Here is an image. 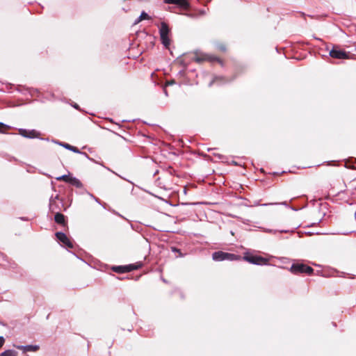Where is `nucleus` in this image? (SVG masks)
Wrapping results in <instances>:
<instances>
[{
	"label": "nucleus",
	"mask_w": 356,
	"mask_h": 356,
	"mask_svg": "<svg viewBox=\"0 0 356 356\" xmlns=\"http://www.w3.org/2000/svg\"><path fill=\"white\" fill-rule=\"evenodd\" d=\"M149 17L145 12H142L138 19L136 20V23H139L140 22L145 20V19H149Z\"/></svg>",
	"instance_id": "16"
},
{
	"label": "nucleus",
	"mask_w": 356,
	"mask_h": 356,
	"mask_svg": "<svg viewBox=\"0 0 356 356\" xmlns=\"http://www.w3.org/2000/svg\"><path fill=\"white\" fill-rule=\"evenodd\" d=\"M165 3L177 5L184 10H188L190 3L188 0H164Z\"/></svg>",
	"instance_id": "9"
},
{
	"label": "nucleus",
	"mask_w": 356,
	"mask_h": 356,
	"mask_svg": "<svg viewBox=\"0 0 356 356\" xmlns=\"http://www.w3.org/2000/svg\"><path fill=\"white\" fill-rule=\"evenodd\" d=\"M5 343V339L3 337H0V348H1Z\"/></svg>",
	"instance_id": "21"
},
{
	"label": "nucleus",
	"mask_w": 356,
	"mask_h": 356,
	"mask_svg": "<svg viewBox=\"0 0 356 356\" xmlns=\"http://www.w3.org/2000/svg\"><path fill=\"white\" fill-rule=\"evenodd\" d=\"M40 349V346L38 345H28L26 346V352L32 351L35 352Z\"/></svg>",
	"instance_id": "17"
},
{
	"label": "nucleus",
	"mask_w": 356,
	"mask_h": 356,
	"mask_svg": "<svg viewBox=\"0 0 356 356\" xmlns=\"http://www.w3.org/2000/svg\"><path fill=\"white\" fill-rule=\"evenodd\" d=\"M55 222L63 227L67 226V222L65 220V216L61 213H56L54 216Z\"/></svg>",
	"instance_id": "11"
},
{
	"label": "nucleus",
	"mask_w": 356,
	"mask_h": 356,
	"mask_svg": "<svg viewBox=\"0 0 356 356\" xmlns=\"http://www.w3.org/2000/svg\"><path fill=\"white\" fill-rule=\"evenodd\" d=\"M18 353L14 350H6L0 354V356H17Z\"/></svg>",
	"instance_id": "12"
},
{
	"label": "nucleus",
	"mask_w": 356,
	"mask_h": 356,
	"mask_svg": "<svg viewBox=\"0 0 356 356\" xmlns=\"http://www.w3.org/2000/svg\"><path fill=\"white\" fill-rule=\"evenodd\" d=\"M17 349L22 350L24 353L26 352V346H15Z\"/></svg>",
	"instance_id": "19"
},
{
	"label": "nucleus",
	"mask_w": 356,
	"mask_h": 356,
	"mask_svg": "<svg viewBox=\"0 0 356 356\" xmlns=\"http://www.w3.org/2000/svg\"><path fill=\"white\" fill-rule=\"evenodd\" d=\"M216 47L219 51L222 52H225L227 50V46L225 43L219 42L216 44Z\"/></svg>",
	"instance_id": "15"
},
{
	"label": "nucleus",
	"mask_w": 356,
	"mask_h": 356,
	"mask_svg": "<svg viewBox=\"0 0 356 356\" xmlns=\"http://www.w3.org/2000/svg\"><path fill=\"white\" fill-rule=\"evenodd\" d=\"M56 236L58 241H60L61 243H63L65 246H67L69 248H73V243L70 240V238L66 236L65 234L63 232H56Z\"/></svg>",
	"instance_id": "8"
},
{
	"label": "nucleus",
	"mask_w": 356,
	"mask_h": 356,
	"mask_svg": "<svg viewBox=\"0 0 356 356\" xmlns=\"http://www.w3.org/2000/svg\"><path fill=\"white\" fill-rule=\"evenodd\" d=\"M19 134L26 138H38L40 134L35 130L19 129Z\"/></svg>",
	"instance_id": "10"
},
{
	"label": "nucleus",
	"mask_w": 356,
	"mask_h": 356,
	"mask_svg": "<svg viewBox=\"0 0 356 356\" xmlns=\"http://www.w3.org/2000/svg\"><path fill=\"white\" fill-rule=\"evenodd\" d=\"M164 92H165V95H168V92H167V90L165 88H164Z\"/></svg>",
	"instance_id": "23"
},
{
	"label": "nucleus",
	"mask_w": 356,
	"mask_h": 356,
	"mask_svg": "<svg viewBox=\"0 0 356 356\" xmlns=\"http://www.w3.org/2000/svg\"><path fill=\"white\" fill-rule=\"evenodd\" d=\"M329 55L331 58L335 59H351L353 56L350 52L346 51L338 45L333 46L329 52Z\"/></svg>",
	"instance_id": "3"
},
{
	"label": "nucleus",
	"mask_w": 356,
	"mask_h": 356,
	"mask_svg": "<svg viewBox=\"0 0 356 356\" xmlns=\"http://www.w3.org/2000/svg\"><path fill=\"white\" fill-rule=\"evenodd\" d=\"M243 259L252 264L259 266L268 265L269 264L268 259L263 257L259 255L253 254L250 252H245L243 257Z\"/></svg>",
	"instance_id": "2"
},
{
	"label": "nucleus",
	"mask_w": 356,
	"mask_h": 356,
	"mask_svg": "<svg viewBox=\"0 0 356 356\" xmlns=\"http://www.w3.org/2000/svg\"><path fill=\"white\" fill-rule=\"evenodd\" d=\"M69 183L79 188L82 186L81 181L78 179L72 177H71Z\"/></svg>",
	"instance_id": "14"
},
{
	"label": "nucleus",
	"mask_w": 356,
	"mask_h": 356,
	"mask_svg": "<svg viewBox=\"0 0 356 356\" xmlns=\"http://www.w3.org/2000/svg\"><path fill=\"white\" fill-rule=\"evenodd\" d=\"M172 250L175 252H179V250L175 248H172Z\"/></svg>",
	"instance_id": "22"
},
{
	"label": "nucleus",
	"mask_w": 356,
	"mask_h": 356,
	"mask_svg": "<svg viewBox=\"0 0 356 356\" xmlns=\"http://www.w3.org/2000/svg\"><path fill=\"white\" fill-rule=\"evenodd\" d=\"M71 177L70 175H62L60 177H56V179L58 181H63L65 182L69 183Z\"/></svg>",
	"instance_id": "18"
},
{
	"label": "nucleus",
	"mask_w": 356,
	"mask_h": 356,
	"mask_svg": "<svg viewBox=\"0 0 356 356\" xmlns=\"http://www.w3.org/2000/svg\"><path fill=\"white\" fill-rule=\"evenodd\" d=\"M62 146H63L65 148L70 149L74 152H76V153L80 152L79 149L76 147L72 146L70 144L63 143V144H62Z\"/></svg>",
	"instance_id": "13"
},
{
	"label": "nucleus",
	"mask_w": 356,
	"mask_h": 356,
	"mask_svg": "<svg viewBox=\"0 0 356 356\" xmlns=\"http://www.w3.org/2000/svg\"><path fill=\"white\" fill-rule=\"evenodd\" d=\"M193 60L195 62H196L197 63H203L205 61H208V62H211V63H213V62L220 63L221 62L220 58L216 56L205 54L203 52H200V51L194 52Z\"/></svg>",
	"instance_id": "4"
},
{
	"label": "nucleus",
	"mask_w": 356,
	"mask_h": 356,
	"mask_svg": "<svg viewBox=\"0 0 356 356\" xmlns=\"http://www.w3.org/2000/svg\"><path fill=\"white\" fill-rule=\"evenodd\" d=\"M0 126L5 127V125L3 123H0Z\"/></svg>",
	"instance_id": "24"
},
{
	"label": "nucleus",
	"mask_w": 356,
	"mask_h": 356,
	"mask_svg": "<svg viewBox=\"0 0 356 356\" xmlns=\"http://www.w3.org/2000/svg\"><path fill=\"white\" fill-rule=\"evenodd\" d=\"M175 83V81L172 79V80H170V81H167L165 83V87L166 86H171V85H173Z\"/></svg>",
	"instance_id": "20"
},
{
	"label": "nucleus",
	"mask_w": 356,
	"mask_h": 356,
	"mask_svg": "<svg viewBox=\"0 0 356 356\" xmlns=\"http://www.w3.org/2000/svg\"><path fill=\"white\" fill-rule=\"evenodd\" d=\"M290 272L294 275H308L313 274L314 269L305 264L302 263H294L290 268Z\"/></svg>",
	"instance_id": "1"
},
{
	"label": "nucleus",
	"mask_w": 356,
	"mask_h": 356,
	"mask_svg": "<svg viewBox=\"0 0 356 356\" xmlns=\"http://www.w3.org/2000/svg\"><path fill=\"white\" fill-rule=\"evenodd\" d=\"M142 262H137L136 264H129L127 266H115L113 268V270L116 273H123L127 272H130L134 270H137L143 266Z\"/></svg>",
	"instance_id": "7"
},
{
	"label": "nucleus",
	"mask_w": 356,
	"mask_h": 356,
	"mask_svg": "<svg viewBox=\"0 0 356 356\" xmlns=\"http://www.w3.org/2000/svg\"><path fill=\"white\" fill-rule=\"evenodd\" d=\"M212 259L215 261H221L224 260L237 261L241 260V257L232 253L222 251L215 252L212 254Z\"/></svg>",
	"instance_id": "5"
},
{
	"label": "nucleus",
	"mask_w": 356,
	"mask_h": 356,
	"mask_svg": "<svg viewBox=\"0 0 356 356\" xmlns=\"http://www.w3.org/2000/svg\"><path fill=\"white\" fill-rule=\"evenodd\" d=\"M170 29L165 22H161L159 29L160 38L162 44L165 48H169L170 44V40L168 37Z\"/></svg>",
	"instance_id": "6"
}]
</instances>
